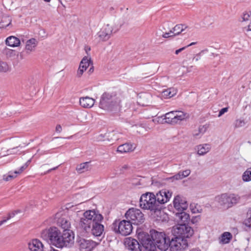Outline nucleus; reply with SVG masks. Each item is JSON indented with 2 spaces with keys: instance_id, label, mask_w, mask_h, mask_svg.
Wrapping results in <instances>:
<instances>
[{
  "instance_id": "obj_37",
  "label": "nucleus",
  "mask_w": 251,
  "mask_h": 251,
  "mask_svg": "<svg viewBox=\"0 0 251 251\" xmlns=\"http://www.w3.org/2000/svg\"><path fill=\"white\" fill-rule=\"evenodd\" d=\"M92 63L91 57L89 56H84L80 62V64L88 68L90 65Z\"/></svg>"
},
{
  "instance_id": "obj_20",
  "label": "nucleus",
  "mask_w": 251,
  "mask_h": 251,
  "mask_svg": "<svg viewBox=\"0 0 251 251\" xmlns=\"http://www.w3.org/2000/svg\"><path fill=\"white\" fill-rule=\"evenodd\" d=\"M38 43V41L34 38H31L28 40L26 42L25 46V50L26 52L28 53H29L32 51H35Z\"/></svg>"
},
{
  "instance_id": "obj_39",
  "label": "nucleus",
  "mask_w": 251,
  "mask_h": 251,
  "mask_svg": "<svg viewBox=\"0 0 251 251\" xmlns=\"http://www.w3.org/2000/svg\"><path fill=\"white\" fill-rule=\"evenodd\" d=\"M9 70L8 64L4 61H0V72H6Z\"/></svg>"
},
{
  "instance_id": "obj_33",
  "label": "nucleus",
  "mask_w": 251,
  "mask_h": 251,
  "mask_svg": "<svg viewBox=\"0 0 251 251\" xmlns=\"http://www.w3.org/2000/svg\"><path fill=\"white\" fill-rule=\"evenodd\" d=\"M58 224L62 228L64 229V230H70L71 222L67 218H60L58 221Z\"/></svg>"
},
{
  "instance_id": "obj_12",
  "label": "nucleus",
  "mask_w": 251,
  "mask_h": 251,
  "mask_svg": "<svg viewBox=\"0 0 251 251\" xmlns=\"http://www.w3.org/2000/svg\"><path fill=\"white\" fill-rule=\"evenodd\" d=\"M172 193L167 189H163L156 194V201L157 203L164 204L167 202L171 198Z\"/></svg>"
},
{
  "instance_id": "obj_56",
  "label": "nucleus",
  "mask_w": 251,
  "mask_h": 251,
  "mask_svg": "<svg viewBox=\"0 0 251 251\" xmlns=\"http://www.w3.org/2000/svg\"><path fill=\"white\" fill-rule=\"evenodd\" d=\"M6 221H7V220H6V219L3 220L1 221H0V226H1L4 223H5Z\"/></svg>"
},
{
  "instance_id": "obj_31",
  "label": "nucleus",
  "mask_w": 251,
  "mask_h": 251,
  "mask_svg": "<svg viewBox=\"0 0 251 251\" xmlns=\"http://www.w3.org/2000/svg\"><path fill=\"white\" fill-rule=\"evenodd\" d=\"M90 166L89 162H83L77 165L76 170L79 174L85 173L90 170Z\"/></svg>"
},
{
  "instance_id": "obj_2",
  "label": "nucleus",
  "mask_w": 251,
  "mask_h": 251,
  "mask_svg": "<svg viewBox=\"0 0 251 251\" xmlns=\"http://www.w3.org/2000/svg\"><path fill=\"white\" fill-rule=\"evenodd\" d=\"M103 219L102 215L96 210H88L83 213L80 218V226L86 232L90 230L91 225L96 222H101Z\"/></svg>"
},
{
  "instance_id": "obj_51",
  "label": "nucleus",
  "mask_w": 251,
  "mask_h": 251,
  "mask_svg": "<svg viewBox=\"0 0 251 251\" xmlns=\"http://www.w3.org/2000/svg\"><path fill=\"white\" fill-rule=\"evenodd\" d=\"M186 48H187V47H184L179 49L176 50L175 51L176 54H178L179 52H180L182 51H183V50H184Z\"/></svg>"
},
{
  "instance_id": "obj_49",
  "label": "nucleus",
  "mask_w": 251,
  "mask_h": 251,
  "mask_svg": "<svg viewBox=\"0 0 251 251\" xmlns=\"http://www.w3.org/2000/svg\"><path fill=\"white\" fill-rule=\"evenodd\" d=\"M18 212L16 211H13L12 212H10L9 213H8V216H7V218L6 220H8L9 219H10L11 218L14 217L15 216V215Z\"/></svg>"
},
{
  "instance_id": "obj_63",
  "label": "nucleus",
  "mask_w": 251,
  "mask_h": 251,
  "mask_svg": "<svg viewBox=\"0 0 251 251\" xmlns=\"http://www.w3.org/2000/svg\"><path fill=\"white\" fill-rule=\"evenodd\" d=\"M193 67V66H190V67H189V68H188V72H190V69H192Z\"/></svg>"
},
{
  "instance_id": "obj_30",
  "label": "nucleus",
  "mask_w": 251,
  "mask_h": 251,
  "mask_svg": "<svg viewBox=\"0 0 251 251\" xmlns=\"http://www.w3.org/2000/svg\"><path fill=\"white\" fill-rule=\"evenodd\" d=\"M175 124L189 118V114L181 111H175Z\"/></svg>"
},
{
  "instance_id": "obj_46",
  "label": "nucleus",
  "mask_w": 251,
  "mask_h": 251,
  "mask_svg": "<svg viewBox=\"0 0 251 251\" xmlns=\"http://www.w3.org/2000/svg\"><path fill=\"white\" fill-rule=\"evenodd\" d=\"M204 51H207V50H202L201 51H200L199 53L197 54L196 56L193 58V60H195L196 61H199L201 59V54L204 52Z\"/></svg>"
},
{
  "instance_id": "obj_18",
  "label": "nucleus",
  "mask_w": 251,
  "mask_h": 251,
  "mask_svg": "<svg viewBox=\"0 0 251 251\" xmlns=\"http://www.w3.org/2000/svg\"><path fill=\"white\" fill-rule=\"evenodd\" d=\"M100 222H96L91 225L90 230L95 236H100L104 230V226L100 224Z\"/></svg>"
},
{
  "instance_id": "obj_47",
  "label": "nucleus",
  "mask_w": 251,
  "mask_h": 251,
  "mask_svg": "<svg viewBox=\"0 0 251 251\" xmlns=\"http://www.w3.org/2000/svg\"><path fill=\"white\" fill-rule=\"evenodd\" d=\"M27 167L25 164L23 165L22 167H20V168L18 171H15L14 172V174H17V175H20L21 174L25 169H26Z\"/></svg>"
},
{
  "instance_id": "obj_6",
  "label": "nucleus",
  "mask_w": 251,
  "mask_h": 251,
  "mask_svg": "<svg viewBox=\"0 0 251 251\" xmlns=\"http://www.w3.org/2000/svg\"><path fill=\"white\" fill-rule=\"evenodd\" d=\"M240 199V197L235 194L224 193L215 197V201L226 208H230L237 203Z\"/></svg>"
},
{
  "instance_id": "obj_25",
  "label": "nucleus",
  "mask_w": 251,
  "mask_h": 251,
  "mask_svg": "<svg viewBox=\"0 0 251 251\" xmlns=\"http://www.w3.org/2000/svg\"><path fill=\"white\" fill-rule=\"evenodd\" d=\"M191 171L187 169L183 171H179L177 174L169 178L172 181L182 179L190 175Z\"/></svg>"
},
{
  "instance_id": "obj_40",
  "label": "nucleus",
  "mask_w": 251,
  "mask_h": 251,
  "mask_svg": "<svg viewBox=\"0 0 251 251\" xmlns=\"http://www.w3.org/2000/svg\"><path fill=\"white\" fill-rule=\"evenodd\" d=\"M19 147H15L13 148L12 149H10L9 150H7V154H3V156L7 155H10V154H20L21 153V151H19L18 149Z\"/></svg>"
},
{
  "instance_id": "obj_28",
  "label": "nucleus",
  "mask_w": 251,
  "mask_h": 251,
  "mask_svg": "<svg viewBox=\"0 0 251 251\" xmlns=\"http://www.w3.org/2000/svg\"><path fill=\"white\" fill-rule=\"evenodd\" d=\"M6 45L11 47H18L20 45V40L15 36H9L6 39Z\"/></svg>"
},
{
  "instance_id": "obj_54",
  "label": "nucleus",
  "mask_w": 251,
  "mask_h": 251,
  "mask_svg": "<svg viewBox=\"0 0 251 251\" xmlns=\"http://www.w3.org/2000/svg\"><path fill=\"white\" fill-rule=\"evenodd\" d=\"M85 50L86 53L88 54V52L91 50V48L89 47H86L85 48Z\"/></svg>"
},
{
  "instance_id": "obj_5",
  "label": "nucleus",
  "mask_w": 251,
  "mask_h": 251,
  "mask_svg": "<svg viewBox=\"0 0 251 251\" xmlns=\"http://www.w3.org/2000/svg\"><path fill=\"white\" fill-rule=\"evenodd\" d=\"M139 205L142 209L154 211L157 209L158 206L156 201L155 196L150 192H147L141 195Z\"/></svg>"
},
{
  "instance_id": "obj_17",
  "label": "nucleus",
  "mask_w": 251,
  "mask_h": 251,
  "mask_svg": "<svg viewBox=\"0 0 251 251\" xmlns=\"http://www.w3.org/2000/svg\"><path fill=\"white\" fill-rule=\"evenodd\" d=\"M98 245V243L91 240L82 239L80 241L79 246L81 249L85 251H92Z\"/></svg>"
},
{
  "instance_id": "obj_15",
  "label": "nucleus",
  "mask_w": 251,
  "mask_h": 251,
  "mask_svg": "<svg viewBox=\"0 0 251 251\" xmlns=\"http://www.w3.org/2000/svg\"><path fill=\"white\" fill-rule=\"evenodd\" d=\"M112 33H114L110 25L107 24L100 29L98 33V35L100 41H105L110 38Z\"/></svg>"
},
{
  "instance_id": "obj_14",
  "label": "nucleus",
  "mask_w": 251,
  "mask_h": 251,
  "mask_svg": "<svg viewBox=\"0 0 251 251\" xmlns=\"http://www.w3.org/2000/svg\"><path fill=\"white\" fill-rule=\"evenodd\" d=\"M126 248L131 251H141L142 246L138 241L131 237L126 238L125 241Z\"/></svg>"
},
{
  "instance_id": "obj_41",
  "label": "nucleus",
  "mask_w": 251,
  "mask_h": 251,
  "mask_svg": "<svg viewBox=\"0 0 251 251\" xmlns=\"http://www.w3.org/2000/svg\"><path fill=\"white\" fill-rule=\"evenodd\" d=\"M87 69V68L84 67L83 65H81L79 64V67L76 73V76L78 77H81Z\"/></svg>"
},
{
  "instance_id": "obj_35",
  "label": "nucleus",
  "mask_w": 251,
  "mask_h": 251,
  "mask_svg": "<svg viewBox=\"0 0 251 251\" xmlns=\"http://www.w3.org/2000/svg\"><path fill=\"white\" fill-rule=\"evenodd\" d=\"M242 179L244 182H249L251 181V167L247 169L243 173L242 176Z\"/></svg>"
},
{
  "instance_id": "obj_16",
  "label": "nucleus",
  "mask_w": 251,
  "mask_h": 251,
  "mask_svg": "<svg viewBox=\"0 0 251 251\" xmlns=\"http://www.w3.org/2000/svg\"><path fill=\"white\" fill-rule=\"evenodd\" d=\"M28 249L29 251H44V245L39 239H33L28 243Z\"/></svg>"
},
{
  "instance_id": "obj_13",
  "label": "nucleus",
  "mask_w": 251,
  "mask_h": 251,
  "mask_svg": "<svg viewBox=\"0 0 251 251\" xmlns=\"http://www.w3.org/2000/svg\"><path fill=\"white\" fill-rule=\"evenodd\" d=\"M173 204L174 208L178 211H183L186 210L188 206V203L185 199L180 196L175 197Z\"/></svg>"
},
{
  "instance_id": "obj_55",
  "label": "nucleus",
  "mask_w": 251,
  "mask_h": 251,
  "mask_svg": "<svg viewBox=\"0 0 251 251\" xmlns=\"http://www.w3.org/2000/svg\"><path fill=\"white\" fill-rule=\"evenodd\" d=\"M31 161V159H29L27 161V162L25 164V165H26V166L27 167L29 165V164L30 163Z\"/></svg>"
},
{
  "instance_id": "obj_7",
  "label": "nucleus",
  "mask_w": 251,
  "mask_h": 251,
  "mask_svg": "<svg viewBox=\"0 0 251 251\" xmlns=\"http://www.w3.org/2000/svg\"><path fill=\"white\" fill-rule=\"evenodd\" d=\"M172 233L174 236L187 239L193 236L194 230L187 224H177L172 227Z\"/></svg>"
},
{
  "instance_id": "obj_57",
  "label": "nucleus",
  "mask_w": 251,
  "mask_h": 251,
  "mask_svg": "<svg viewBox=\"0 0 251 251\" xmlns=\"http://www.w3.org/2000/svg\"><path fill=\"white\" fill-rule=\"evenodd\" d=\"M191 211L194 213H197V212H199L198 210H196L195 209H193V208H191Z\"/></svg>"
},
{
  "instance_id": "obj_43",
  "label": "nucleus",
  "mask_w": 251,
  "mask_h": 251,
  "mask_svg": "<svg viewBox=\"0 0 251 251\" xmlns=\"http://www.w3.org/2000/svg\"><path fill=\"white\" fill-rule=\"evenodd\" d=\"M242 21H248L251 20V12H245L242 15Z\"/></svg>"
},
{
  "instance_id": "obj_24",
  "label": "nucleus",
  "mask_w": 251,
  "mask_h": 251,
  "mask_svg": "<svg viewBox=\"0 0 251 251\" xmlns=\"http://www.w3.org/2000/svg\"><path fill=\"white\" fill-rule=\"evenodd\" d=\"M190 28L186 25H176L173 29V32L175 36L178 35L180 33L184 32V34L189 31Z\"/></svg>"
},
{
  "instance_id": "obj_9",
  "label": "nucleus",
  "mask_w": 251,
  "mask_h": 251,
  "mask_svg": "<svg viewBox=\"0 0 251 251\" xmlns=\"http://www.w3.org/2000/svg\"><path fill=\"white\" fill-rule=\"evenodd\" d=\"M170 240V250L171 251H182L188 248L187 239L177 236H174Z\"/></svg>"
},
{
  "instance_id": "obj_44",
  "label": "nucleus",
  "mask_w": 251,
  "mask_h": 251,
  "mask_svg": "<svg viewBox=\"0 0 251 251\" xmlns=\"http://www.w3.org/2000/svg\"><path fill=\"white\" fill-rule=\"evenodd\" d=\"M175 36L174 34V33L173 32L172 30H170L168 32H165L162 34V37L165 38H167Z\"/></svg>"
},
{
  "instance_id": "obj_50",
  "label": "nucleus",
  "mask_w": 251,
  "mask_h": 251,
  "mask_svg": "<svg viewBox=\"0 0 251 251\" xmlns=\"http://www.w3.org/2000/svg\"><path fill=\"white\" fill-rule=\"evenodd\" d=\"M202 135L200 134V132L199 130L198 131H196L193 133V136L196 138H200L201 137Z\"/></svg>"
},
{
  "instance_id": "obj_36",
  "label": "nucleus",
  "mask_w": 251,
  "mask_h": 251,
  "mask_svg": "<svg viewBox=\"0 0 251 251\" xmlns=\"http://www.w3.org/2000/svg\"><path fill=\"white\" fill-rule=\"evenodd\" d=\"M11 20L8 16H4L0 22V28H5L11 23Z\"/></svg>"
},
{
  "instance_id": "obj_1",
  "label": "nucleus",
  "mask_w": 251,
  "mask_h": 251,
  "mask_svg": "<svg viewBox=\"0 0 251 251\" xmlns=\"http://www.w3.org/2000/svg\"><path fill=\"white\" fill-rule=\"evenodd\" d=\"M41 236L51 245L60 249L70 248L75 243V233L72 230H64L61 233L58 228L55 226L43 230Z\"/></svg>"
},
{
  "instance_id": "obj_23",
  "label": "nucleus",
  "mask_w": 251,
  "mask_h": 251,
  "mask_svg": "<svg viewBox=\"0 0 251 251\" xmlns=\"http://www.w3.org/2000/svg\"><path fill=\"white\" fill-rule=\"evenodd\" d=\"M177 221L180 224H187L189 223L190 218L189 214L185 212H178L176 214Z\"/></svg>"
},
{
  "instance_id": "obj_27",
  "label": "nucleus",
  "mask_w": 251,
  "mask_h": 251,
  "mask_svg": "<svg viewBox=\"0 0 251 251\" xmlns=\"http://www.w3.org/2000/svg\"><path fill=\"white\" fill-rule=\"evenodd\" d=\"M125 24V21L123 18L116 19L114 21L113 25H110L113 33H116L120 30L122 26Z\"/></svg>"
},
{
  "instance_id": "obj_53",
  "label": "nucleus",
  "mask_w": 251,
  "mask_h": 251,
  "mask_svg": "<svg viewBox=\"0 0 251 251\" xmlns=\"http://www.w3.org/2000/svg\"><path fill=\"white\" fill-rule=\"evenodd\" d=\"M161 118H162L161 117H157V118H155V119H153L152 120V121H153L154 123H155V124H158V123H159V121L161 119Z\"/></svg>"
},
{
  "instance_id": "obj_52",
  "label": "nucleus",
  "mask_w": 251,
  "mask_h": 251,
  "mask_svg": "<svg viewBox=\"0 0 251 251\" xmlns=\"http://www.w3.org/2000/svg\"><path fill=\"white\" fill-rule=\"evenodd\" d=\"M55 130L57 132L60 133L62 131V127L60 125H58L56 126Z\"/></svg>"
},
{
  "instance_id": "obj_61",
  "label": "nucleus",
  "mask_w": 251,
  "mask_h": 251,
  "mask_svg": "<svg viewBox=\"0 0 251 251\" xmlns=\"http://www.w3.org/2000/svg\"><path fill=\"white\" fill-rule=\"evenodd\" d=\"M50 251H59L58 250L55 249L54 248H51Z\"/></svg>"
},
{
  "instance_id": "obj_26",
  "label": "nucleus",
  "mask_w": 251,
  "mask_h": 251,
  "mask_svg": "<svg viewBox=\"0 0 251 251\" xmlns=\"http://www.w3.org/2000/svg\"><path fill=\"white\" fill-rule=\"evenodd\" d=\"M191 171L187 169L183 171H179L177 174L169 178L172 181L182 179L190 175Z\"/></svg>"
},
{
  "instance_id": "obj_58",
  "label": "nucleus",
  "mask_w": 251,
  "mask_h": 251,
  "mask_svg": "<svg viewBox=\"0 0 251 251\" xmlns=\"http://www.w3.org/2000/svg\"><path fill=\"white\" fill-rule=\"evenodd\" d=\"M77 212L78 211L74 212L73 213V214L72 215V216H73L74 217H75L76 216H77Z\"/></svg>"
},
{
  "instance_id": "obj_3",
  "label": "nucleus",
  "mask_w": 251,
  "mask_h": 251,
  "mask_svg": "<svg viewBox=\"0 0 251 251\" xmlns=\"http://www.w3.org/2000/svg\"><path fill=\"white\" fill-rule=\"evenodd\" d=\"M120 101V99L115 93H104L100 98L99 106L104 110L112 111Z\"/></svg>"
},
{
  "instance_id": "obj_38",
  "label": "nucleus",
  "mask_w": 251,
  "mask_h": 251,
  "mask_svg": "<svg viewBox=\"0 0 251 251\" xmlns=\"http://www.w3.org/2000/svg\"><path fill=\"white\" fill-rule=\"evenodd\" d=\"M18 175L14 174V172H9L7 175H4L3 179L5 181H8L16 178Z\"/></svg>"
},
{
  "instance_id": "obj_60",
  "label": "nucleus",
  "mask_w": 251,
  "mask_h": 251,
  "mask_svg": "<svg viewBox=\"0 0 251 251\" xmlns=\"http://www.w3.org/2000/svg\"><path fill=\"white\" fill-rule=\"evenodd\" d=\"M196 44V42H192V43H190L189 45H188L187 46H186V47H190V46H192V45H195V44Z\"/></svg>"
},
{
  "instance_id": "obj_34",
  "label": "nucleus",
  "mask_w": 251,
  "mask_h": 251,
  "mask_svg": "<svg viewBox=\"0 0 251 251\" xmlns=\"http://www.w3.org/2000/svg\"><path fill=\"white\" fill-rule=\"evenodd\" d=\"M175 111H172L166 113L164 115V119L166 122L170 124H175Z\"/></svg>"
},
{
  "instance_id": "obj_48",
  "label": "nucleus",
  "mask_w": 251,
  "mask_h": 251,
  "mask_svg": "<svg viewBox=\"0 0 251 251\" xmlns=\"http://www.w3.org/2000/svg\"><path fill=\"white\" fill-rule=\"evenodd\" d=\"M228 107H225L221 109L219 112L218 117H220L221 116H222L224 114L228 111Z\"/></svg>"
},
{
  "instance_id": "obj_59",
  "label": "nucleus",
  "mask_w": 251,
  "mask_h": 251,
  "mask_svg": "<svg viewBox=\"0 0 251 251\" xmlns=\"http://www.w3.org/2000/svg\"><path fill=\"white\" fill-rule=\"evenodd\" d=\"M248 31H251V24L248 26Z\"/></svg>"
},
{
  "instance_id": "obj_11",
  "label": "nucleus",
  "mask_w": 251,
  "mask_h": 251,
  "mask_svg": "<svg viewBox=\"0 0 251 251\" xmlns=\"http://www.w3.org/2000/svg\"><path fill=\"white\" fill-rule=\"evenodd\" d=\"M138 238L142 244V248H144L146 251H155L156 245L153 240H151L149 234L139 233L138 234Z\"/></svg>"
},
{
  "instance_id": "obj_4",
  "label": "nucleus",
  "mask_w": 251,
  "mask_h": 251,
  "mask_svg": "<svg viewBox=\"0 0 251 251\" xmlns=\"http://www.w3.org/2000/svg\"><path fill=\"white\" fill-rule=\"evenodd\" d=\"M151 236L156 246L160 250L166 251L170 247V239L165 233L151 230Z\"/></svg>"
},
{
  "instance_id": "obj_19",
  "label": "nucleus",
  "mask_w": 251,
  "mask_h": 251,
  "mask_svg": "<svg viewBox=\"0 0 251 251\" xmlns=\"http://www.w3.org/2000/svg\"><path fill=\"white\" fill-rule=\"evenodd\" d=\"M198 155H204L208 153L211 150V146L209 144H200L196 146L195 148Z\"/></svg>"
},
{
  "instance_id": "obj_62",
  "label": "nucleus",
  "mask_w": 251,
  "mask_h": 251,
  "mask_svg": "<svg viewBox=\"0 0 251 251\" xmlns=\"http://www.w3.org/2000/svg\"><path fill=\"white\" fill-rule=\"evenodd\" d=\"M122 167L123 168L126 169L128 168V166L127 165H124Z\"/></svg>"
},
{
  "instance_id": "obj_45",
  "label": "nucleus",
  "mask_w": 251,
  "mask_h": 251,
  "mask_svg": "<svg viewBox=\"0 0 251 251\" xmlns=\"http://www.w3.org/2000/svg\"><path fill=\"white\" fill-rule=\"evenodd\" d=\"M207 128V126L206 125L200 126L198 129L200 134L202 135L206 132Z\"/></svg>"
},
{
  "instance_id": "obj_32",
  "label": "nucleus",
  "mask_w": 251,
  "mask_h": 251,
  "mask_svg": "<svg viewBox=\"0 0 251 251\" xmlns=\"http://www.w3.org/2000/svg\"><path fill=\"white\" fill-rule=\"evenodd\" d=\"M232 238V234L229 232H224L219 238V243L221 244L228 243Z\"/></svg>"
},
{
  "instance_id": "obj_42",
  "label": "nucleus",
  "mask_w": 251,
  "mask_h": 251,
  "mask_svg": "<svg viewBox=\"0 0 251 251\" xmlns=\"http://www.w3.org/2000/svg\"><path fill=\"white\" fill-rule=\"evenodd\" d=\"M245 125V121L242 119H237L234 123V126L235 128H239Z\"/></svg>"
},
{
  "instance_id": "obj_8",
  "label": "nucleus",
  "mask_w": 251,
  "mask_h": 251,
  "mask_svg": "<svg viewBox=\"0 0 251 251\" xmlns=\"http://www.w3.org/2000/svg\"><path fill=\"white\" fill-rule=\"evenodd\" d=\"M125 216L126 220L134 225L142 224L145 221L144 214L140 209L136 208H129L126 212Z\"/></svg>"
},
{
  "instance_id": "obj_21",
  "label": "nucleus",
  "mask_w": 251,
  "mask_h": 251,
  "mask_svg": "<svg viewBox=\"0 0 251 251\" xmlns=\"http://www.w3.org/2000/svg\"><path fill=\"white\" fill-rule=\"evenodd\" d=\"M79 103L84 108H90L94 105L95 100L89 97H82L79 99Z\"/></svg>"
},
{
  "instance_id": "obj_29",
  "label": "nucleus",
  "mask_w": 251,
  "mask_h": 251,
  "mask_svg": "<svg viewBox=\"0 0 251 251\" xmlns=\"http://www.w3.org/2000/svg\"><path fill=\"white\" fill-rule=\"evenodd\" d=\"M177 91L174 88H170L163 90L161 93V97L164 99H169L176 94Z\"/></svg>"
},
{
  "instance_id": "obj_10",
  "label": "nucleus",
  "mask_w": 251,
  "mask_h": 251,
  "mask_svg": "<svg viewBox=\"0 0 251 251\" xmlns=\"http://www.w3.org/2000/svg\"><path fill=\"white\" fill-rule=\"evenodd\" d=\"M133 229L132 225L131 222L127 220H123L120 221L114 227V230L123 236L129 235Z\"/></svg>"
},
{
  "instance_id": "obj_22",
  "label": "nucleus",
  "mask_w": 251,
  "mask_h": 251,
  "mask_svg": "<svg viewBox=\"0 0 251 251\" xmlns=\"http://www.w3.org/2000/svg\"><path fill=\"white\" fill-rule=\"evenodd\" d=\"M135 148V145L130 143H126L119 146L117 148V151L123 153L133 151Z\"/></svg>"
},
{
  "instance_id": "obj_64",
  "label": "nucleus",
  "mask_w": 251,
  "mask_h": 251,
  "mask_svg": "<svg viewBox=\"0 0 251 251\" xmlns=\"http://www.w3.org/2000/svg\"><path fill=\"white\" fill-rule=\"evenodd\" d=\"M93 70H94V69L93 67L90 68L89 69L90 72H93Z\"/></svg>"
}]
</instances>
